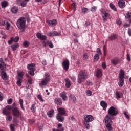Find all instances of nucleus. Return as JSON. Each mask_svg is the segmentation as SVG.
I'll use <instances>...</instances> for the list:
<instances>
[{
    "label": "nucleus",
    "instance_id": "obj_46",
    "mask_svg": "<svg viewBox=\"0 0 131 131\" xmlns=\"http://www.w3.org/2000/svg\"><path fill=\"white\" fill-rule=\"evenodd\" d=\"M82 12L83 14H85L86 13H88V12H89V9L83 8L82 9Z\"/></svg>",
    "mask_w": 131,
    "mask_h": 131
},
{
    "label": "nucleus",
    "instance_id": "obj_52",
    "mask_svg": "<svg viewBox=\"0 0 131 131\" xmlns=\"http://www.w3.org/2000/svg\"><path fill=\"white\" fill-rule=\"evenodd\" d=\"M83 59L84 60H88V59H89V56L88 55V54L86 53H85L84 55H83Z\"/></svg>",
    "mask_w": 131,
    "mask_h": 131
},
{
    "label": "nucleus",
    "instance_id": "obj_13",
    "mask_svg": "<svg viewBox=\"0 0 131 131\" xmlns=\"http://www.w3.org/2000/svg\"><path fill=\"white\" fill-rule=\"evenodd\" d=\"M111 62L113 65L116 66V65H118V64L120 63V59L118 58H113L111 60Z\"/></svg>",
    "mask_w": 131,
    "mask_h": 131
},
{
    "label": "nucleus",
    "instance_id": "obj_55",
    "mask_svg": "<svg viewBox=\"0 0 131 131\" xmlns=\"http://www.w3.org/2000/svg\"><path fill=\"white\" fill-rule=\"evenodd\" d=\"M7 103L9 105H11V104H12V103H13V99H12V98H10L8 101H7Z\"/></svg>",
    "mask_w": 131,
    "mask_h": 131
},
{
    "label": "nucleus",
    "instance_id": "obj_11",
    "mask_svg": "<svg viewBox=\"0 0 131 131\" xmlns=\"http://www.w3.org/2000/svg\"><path fill=\"white\" fill-rule=\"evenodd\" d=\"M47 23L51 27H54V26H56L57 25V20L53 19L52 20H47Z\"/></svg>",
    "mask_w": 131,
    "mask_h": 131
},
{
    "label": "nucleus",
    "instance_id": "obj_8",
    "mask_svg": "<svg viewBox=\"0 0 131 131\" xmlns=\"http://www.w3.org/2000/svg\"><path fill=\"white\" fill-rule=\"evenodd\" d=\"M11 110H12V106L8 105L3 108L2 113L4 115H10L11 114Z\"/></svg>",
    "mask_w": 131,
    "mask_h": 131
},
{
    "label": "nucleus",
    "instance_id": "obj_27",
    "mask_svg": "<svg viewBox=\"0 0 131 131\" xmlns=\"http://www.w3.org/2000/svg\"><path fill=\"white\" fill-rule=\"evenodd\" d=\"M69 98L70 101H72L73 103H76V97L74 95H70Z\"/></svg>",
    "mask_w": 131,
    "mask_h": 131
},
{
    "label": "nucleus",
    "instance_id": "obj_12",
    "mask_svg": "<svg viewBox=\"0 0 131 131\" xmlns=\"http://www.w3.org/2000/svg\"><path fill=\"white\" fill-rule=\"evenodd\" d=\"M47 34L48 36H59V35H61V33H58L57 31L48 32Z\"/></svg>",
    "mask_w": 131,
    "mask_h": 131
},
{
    "label": "nucleus",
    "instance_id": "obj_47",
    "mask_svg": "<svg viewBox=\"0 0 131 131\" xmlns=\"http://www.w3.org/2000/svg\"><path fill=\"white\" fill-rule=\"evenodd\" d=\"M19 38L18 36L15 37L14 38L13 37V40L14 42H18L19 41Z\"/></svg>",
    "mask_w": 131,
    "mask_h": 131
},
{
    "label": "nucleus",
    "instance_id": "obj_58",
    "mask_svg": "<svg viewBox=\"0 0 131 131\" xmlns=\"http://www.w3.org/2000/svg\"><path fill=\"white\" fill-rule=\"evenodd\" d=\"M116 22L117 24H118L119 25H121V24H122V21L120 19H118Z\"/></svg>",
    "mask_w": 131,
    "mask_h": 131
},
{
    "label": "nucleus",
    "instance_id": "obj_32",
    "mask_svg": "<svg viewBox=\"0 0 131 131\" xmlns=\"http://www.w3.org/2000/svg\"><path fill=\"white\" fill-rule=\"evenodd\" d=\"M115 96L117 100H119V99H121V93L118 91L116 92Z\"/></svg>",
    "mask_w": 131,
    "mask_h": 131
},
{
    "label": "nucleus",
    "instance_id": "obj_4",
    "mask_svg": "<svg viewBox=\"0 0 131 131\" xmlns=\"http://www.w3.org/2000/svg\"><path fill=\"white\" fill-rule=\"evenodd\" d=\"M124 72H123V70L122 69L120 70V73L119 74V81L118 83L119 86L121 87L123 86V84H124Z\"/></svg>",
    "mask_w": 131,
    "mask_h": 131
},
{
    "label": "nucleus",
    "instance_id": "obj_41",
    "mask_svg": "<svg viewBox=\"0 0 131 131\" xmlns=\"http://www.w3.org/2000/svg\"><path fill=\"white\" fill-rule=\"evenodd\" d=\"M99 58H100V55L99 54H97L95 55V56L94 57V59L95 60V61H96L97 62V61L99 60Z\"/></svg>",
    "mask_w": 131,
    "mask_h": 131
},
{
    "label": "nucleus",
    "instance_id": "obj_15",
    "mask_svg": "<svg viewBox=\"0 0 131 131\" xmlns=\"http://www.w3.org/2000/svg\"><path fill=\"white\" fill-rule=\"evenodd\" d=\"M36 36L38 38L40 39V40H46L47 39V37L43 35L40 34V33H37Z\"/></svg>",
    "mask_w": 131,
    "mask_h": 131
},
{
    "label": "nucleus",
    "instance_id": "obj_20",
    "mask_svg": "<svg viewBox=\"0 0 131 131\" xmlns=\"http://www.w3.org/2000/svg\"><path fill=\"white\" fill-rule=\"evenodd\" d=\"M11 12L12 14H17L19 12V8L18 7L14 6L11 9Z\"/></svg>",
    "mask_w": 131,
    "mask_h": 131
},
{
    "label": "nucleus",
    "instance_id": "obj_23",
    "mask_svg": "<svg viewBox=\"0 0 131 131\" xmlns=\"http://www.w3.org/2000/svg\"><path fill=\"white\" fill-rule=\"evenodd\" d=\"M54 103H55L57 105H62V99L59 98H56L54 99Z\"/></svg>",
    "mask_w": 131,
    "mask_h": 131
},
{
    "label": "nucleus",
    "instance_id": "obj_36",
    "mask_svg": "<svg viewBox=\"0 0 131 131\" xmlns=\"http://www.w3.org/2000/svg\"><path fill=\"white\" fill-rule=\"evenodd\" d=\"M108 17H109V14L108 13H106L102 16L103 22H106V21H107V20L108 19Z\"/></svg>",
    "mask_w": 131,
    "mask_h": 131
},
{
    "label": "nucleus",
    "instance_id": "obj_49",
    "mask_svg": "<svg viewBox=\"0 0 131 131\" xmlns=\"http://www.w3.org/2000/svg\"><path fill=\"white\" fill-rule=\"evenodd\" d=\"M10 127L11 131H15V125L14 124H11Z\"/></svg>",
    "mask_w": 131,
    "mask_h": 131
},
{
    "label": "nucleus",
    "instance_id": "obj_59",
    "mask_svg": "<svg viewBox=\"0 0 131 131\" xmlns=\"http://www.w3.org/2000/svg\"><path fill=\"white\" fill-rule=\"evenodd\" d=\"M85 128H86V129H90V125L89 124H84Z\"/></svg>",
    "mask_w": 131,
    "mask_h": 131
},
{
    "label": "nucleus",
    "instance_id": "obj_48",
    "mask_svg": "<svg viewBox=\"0 0 131 131\" xmlns=\"http://www.w3.org/2000/svg\"><path fill=\"white\" fill-rule=\"evenodd\" d=\"M110 8H111V9L112 10H113V11H116V8H115V6L114 5H113V4H110Z\"/></svg>",
    "mask_w": 131,
    "mask_h": 131
},
{
    "label": "nucleus",
    "instance_id": "obj_57",
    "mask_svg": "<svg viewBox=\"0 0 131 131\" xmlns=\"http://www.w3.org/2000/svg\"><path fill=\"white\" fill-rule=\"evenodd\" d=\"M13 41H14V40H13V37H11L10 40L8 41V44L12 45V43H13Z\"/></svg>",
    "mask_w": 131,
    "mask_h": 131
},
{
    "label": "nucleus",
    "instance_id": "obj_28",
    "mask_svg": "<svg viewBox=\"0 0 131 131\" xmlns=\"http://www.w3.org/2000/svg\"><path fill=\"white\" fill-rule=\"evenodd\" d=\"M103 74L102 73V71L100 69H98L96 71V77H101Z\"/></svg>",
    "mask_w": 131,
    "mask_h": 131
},
{
    "label": "nucleus",
    "instance_id": "obj_26",
    "mask_svg": "<svg viewBox=\"0 0 131 131\" xmlns=\"http://www.w3.org/2000/svg\"><path fill=\"white\" fill-rule=\"evenodd\" d=\"M100 105L103 107V110L106 111L107 110V103H105V101H102L100 102Z\"/></svg>",
    "mask_w": 131,
    "mask_h": 131
},
{
    "label": "nucleus",
    "instance_id": "obj_61",
    "mask_svg": "<svg viewBox=\"0 0 131 131\" xmlns=\"http://www.w3.org/2000/svg\"><path fill=\"white\" fill-rule=\"evenodd\" d=\"M102 67L103 69H106V63L105 62H102Z\"/></svg>",
    "mask_w": 131,
    "mask_h": 131
},
{
    "label": "nucleus",
    "instance_id": "obj_50",
    "mask_svg": "<svg viewBox=\"0 0 131 131\" xmlns=\"http://www.w3.org/2000/svg\"><path fill=\"white\" fill-rule=\"evenodd\" d=\"M37 98L41 101L43 102V99H42V97H41V95H37Z\"/></svg>",
    "mask_w": 131,
    "mask_h": 131
},
{
    "label": "nucleus",
    "instance_id": "obj_21",
    "mask_svg": "<svg viewBox=\"0 0 131 131\" xmlns=\"http://www.w3.org/2000/svg\"><path fill=\"white\" fill-rule=\"evenodd\" d=\"M17 75V79H22L23 78V76H24V72L22 71H18Z\"/></svg>",
    "mask_w": 131,
    "mask_h": 131
},
{
    "label": "nucleus",
    "instance_id": "obj_62",
    "mask_svg": "<svg viewBox=\"0 0 131 131\" xmlns=\"http://www.w3.org/2000/svg\"><path fill=\"white\" fill-rule=\"evenodd\" d=\"M123 26L125 28L126 27H129L130 26V24H127V23H125L123 25Z\"/></svg>",
    "mask_w": 131,
    "mask_h": 131
},
{
    "label": "nucleus",
    "instance_id": "obj_29",
    "mask_svg": "<svg viewBox=\"0 0 131 131\" xmlns=\"http://www.w3.org/2000/svg\"><path fill=\"white\" fill-rule=\"evenodd\" d=\"M125 17L127 19V20L129 22V23H131V12H128L125 15Z\"/></svg>",
    "mask_w": 131,
    "mask_h": 131
},
{
    "label": "nucleus",
    "instance_id": "obj_6",
    "mask_svg": "<svg viewBox=\"0 0 131 131\" xmlns=\"http://www.w3.org/2000/svg\"><path fill=\"white\" fill-rule=\"evenodd\" d=\"M118 113V110L114 106H111L110 107L108 111V114L110 116H116V115Z\"/></svg>",
    "mask_w": 131,
    "mask_h": 131
},
{
    "label": "nucleus",
    "instance_id": "obj_45",
    "mask_svg": "<svg viewBox=\"0 0 131 131\" xmlns=\"http://www.w3.org/2000/svg\"><path fill=\"white\" fill-rule=\"evenodd\" d=\"M29 45H30L29 42H28L27 41H25L23 42V46L24 47H25L26 48H27V47H29Z\"/></svg>",
    "mask_w": 131,
    "mask_h": 131
},
{
    "label": "nucleus",
    "instance_id": "obj_54",
    "mask_svg": "<svg viewBox=\"0 0 131 131\" xmlns=\"http://www.w3.org/2000/svg\"><path fill=\"white\" fill-rule=\"evenodd\" d=\"M97 11V7L95 6H93L91 8V11L92 12H96Z\"/></svg>",
    "mask_w": 131,
    "mask_h": 131
},
{
    "label": "nucleus",
    "instance_id": "obj_1",
    "mask_svg": "<svg viewBox=\"0 0 131 131\" xmlns=\"http://www.w3.org/2000/svg\"><path fill=\"white\" fill-rule=\"evenodd\" d=\"M113 119H114V117L109 115H107L104 117L106 127L108 131H112L113 129L112 128V120Z\"/></svg>",
    "mask_w": 131,
    "mask_h": 131
},
{
    "label": "nucleus",
    "instance_id": "obj_39",
    "mask_svg": "<svg viewBox=\"0 0 131 131\" xmlns=\"http://www.w3.org/2000/svg\"><path fill=\"white\" fill-rule=\"evenodd\" d=\"M6 120L7 121H12V119H13V117L11 115H6Z\"/></svg>",
    "mask_w": 131,
    "mask_h": 131
},
{
    "label": "nucleus",
    "instance_id": "obj_3",
    "mask_svg": "<svg viewBox=\"0 0 131 131\" xmlns=\"http://www.w3.org/2000/svg\"><path fill=\"white\" fill-rule=\"evenodd\" d=\"M45 78L43 79L41 82L39 84V86L40 88H43L49 83V81L51 80V79L50 78V74L49 73H45Z\"/></svg>",
    "mask_w": 131,
    "mask_h": 131
},
{
    "label": "nucleus",
    "instance_id": "obj_37",
    "mask_svg": "<svg viewBox=\"0 0 131 131\" xmlns=\"http://www.w3.org/2000/svg\"><path fill=\"white\" fill-rule=\"evenodd\" d=\"M8 5V2L6 1L2 2L1 3V6L2 8H6V7H7Z\"/></svg>",
    "mask_w": 131,
    "mask_h": 131
},
{
    "label": "nucleus",
    "instance_id": "obj_33",
    "mask_svg": "<svg viewBox=\"0 0 131 131\" xmlns=\"http://www.w3.org/2000/svg\"><path fill=\"white\" fill-rule=\"evenodd\" d=\"M47 114L49 117H53L54 116V110H51L48 112Z\"/></svg>",
    "mask_w": 131,
    "mask_h": 131
},
{
    "label": "nucleus",
    "instance_id": "obj_43",
    "mask_svg": "<svg viewBox=\"0 0 131 131\" xmlns=\"http://www.w3.org/2000/svg\"><path fill=\"white\" fill-rule=\"evenodd\" d=\"M26 5H27V2H26V1H21L20 2V6L23 7H26Z\"/></svg>",
    "mask_w": 131,
    "mask_h": 131
},
{
    "label": "nucleus",
    "instance_id": "obj_56",
    "mask_svg": "<svg viewBox=\"0 0 131 131\" xmlns=\"http://www.w3.org/2000/svg\"><path fill=\"white\" fill-rule=\"evenodd\" d=\"M124 115H125L126 118H129V116L127 114V112H126V111L124 112Z\"/></svg>",
    "mask_w": 131,
    "mask_h": 131
},
{
    "label": "nucleus",
    "instance_id": "obj_10",
    "mask_svg": "<svg viewBox=\"0 0 131 131\" xmlns=\"http://www.w3.org/2000/svg\"><path fill=\"white\" fill-rule=\"evenodd\" d=\"M84 119L85 122H92L94 120V117L91 115H85L84 116Z\"/></svg>",
    "mask_w": 131,
    "mask_h": 131
},
{
    "label": "nucleus",
    "instance_id": "obj_34",
    "mask_svg": "<svg viewBox=\"0 0 131 131\" xmlns=\"http://www.w3.org/2000/svg\"><path fill=\"white\" fill-rule=\"evenodd\" d=\"M66 81V86L67 88H70V85H71V83L70 82V80L68 79H65Z\"/></svg>",
    "mask_w": 131,
    "mask_h": 131
},
{
    "label": "nucleus",
    "instance_id": "obj_2",
    "mask_svg": "<svg viewBox=\"0 0 131 131\" xmlns=\"http://www.w3.org/2000/svg\"><path fill=\"white\" fill-rule=\"evenodd\" d=\"M16 26L21 32L26 29V20L24 17L19 18L16 22Z\"/></svg>",
    "mask_w": 131,
    "mask_h": 131
},
{
    "label": "nucleus",
    "instance_id": "obj_24",
    "mask_svg": "<svg viewBox=\"0 0 131 131\" xmlns=\"http://www.w3.org/2000/svg\"><path fill=\"white\" fill-rule=\"evenodd\" d=\"M6 68V64L3 61L2 59H0V69L1 70H4Z\"/></svg>",
    "mask_w": 131,
    "mask_h": 131
},
{
    "label": "nucleus",
    "instance_id": "obj_53",
    "mask_svg": "<svg viewBox=\"0 0 131 131\" xmlns=\"http://www.w3.org/2000/svg\"><path fill=\"white\" fill-rule=\"evenodd\" d=\"M72 6L73 7L74 11H75L76 10V4L75 3V2H73L72 4Z\"/></svg>",
    "mask_w": 131,
    "mask_h": 131
},
{
    "label": "nucleus",
    "instance_id": "obj_30",
    "mask_svg": "<svg viewBox=\"0 0 131 131\" xmlns=\"http://www.w3.org/2000/svg\"><path fill=\"white\" fill-rule=\"evenodd\" d=\"M109 40H115L117 38V36L114 34H111L109 37Z\"/></svg>",
    "mask_w": 131,
    "mask_h": 131
},
{
    "label": "nucleus",
    "instance_id": "obj_63",
    "mask_svg": "<svg viewBox=\"0 0 131 131\" xmlns=\"http://www.w3.org/2000/svg\"><path fill=\"white\" fill-rule=\"evenodd\" d=\"M56 131H64V127L57 128Z\"/></svg>",
    "mask_w": 131,
    "mask_h": 131
},
{
    "label": "nucleus",
    "instance_id": "obj_9",
    "mask_svg": "<svg viewBox=\"0 0 131 131\" xmlns=\"http://www.w3.org/2000/svg\"><path fill=\"white\" fill-rule=\"evenodd\" d=\"M69 64L70 62L69 60H66L62 62V66L64 70H65L66 71H67L68 69H69Z\"/></svg>",
    "mask_w": 131,
    "mask_h": 131
},
{
    "label": "nucleus",
    "instance_id": "obj_5",
    "mask_svg": "<svg viewBox=\"0 0 131 131\" xmlns=\"http://www.w3.org/2000/svg\"><path fill=\"white\" fill-rule=\"evenodd\" d=\"M27 69L29 70L28 72L29 74L31 75V76H33L34 75V71H35V64L31 63L28 64Z\"/></svg>",
    "mask_w": 131,
    "mask_h": 131
},
{
    "label": "nucleus",
    "instance_id": "obj_31",
    "mask_svg": "<svg viewBox=\"0 0 131 131\" xmlns=\"http://www.w3.org/2000/svg\"><path fill=\"white\" fill-rule=\"evenodd\" d=\"M10 47H11L12 51H16V50H17V49H18V48H19V44L16 43L15 44H13V45H11Z\"/></svg>",
    "mask_w": 131,
    "mask_h": 131
},
{
    "label": "nucleus",
    "instance_id": "obj_40",
    "mask_svg": "<svg viewBox=\"0 0 131 131\" xmlns=\"http://www.w3.org/2000/svg\"><path fill=\"white\" fill-rule=\"evenodd\" d=\"M31 112L34 113L35 112V111L36 110V107H35V105L32 104L31 106Z\"/></svg>",
    "mask_w": 131,
    "mask_h": 131
},
{
    "label": "nucleus",
    "instance_id": "obj_60",
    "mask_svg": "<svg viewBox=\"0 0 131 131\" xmlns=\"http://www.w3.org/2000/svg\"><path fill=\"white\" fill-rule=\"evenodd\" d=\"M71 79H72V80L74 82L75 81V80H76V78H75V76H71Z\"/></svg>",
    "mask_w": 131,
    "mask_h": 131
},
{
    "label": "nucleus",
    "instance_id": "obj_42",
    "mask_svg": "<svg viewBox=\"0 0 131 131\" xmlns=\"http://www.w3.org/2000/svg\"><path fill=\"white\" fill-rule=\"evenodd\" d=\"M19 103H20V107H21L22 110H23V111H24V110H25V108H24V107H23V99L19 100Z\"/></svg>",
    "mask_w": 131,
    "mask_h": 131
},
{
    "label": "nucleus",
    "instance_id": "obj_64",
    "mask_svg": "<svg viewBox=\"0 0 131 131\" xmlns=\"http://www.w3.org/2000/svg\"><path fill=\"white\" fill-rule=\"evenodd\" d=\"M128 34L129 36H131V29H128Z\"/></svg>",
    "mask_w": 131,
    "mask_h": 131
},
{
    "label": "nucleus",
    "instance_id": "obj_44",
    "mask_svg": "<svg viewBox=\"0 0 131 131\" xmlns=\"http://www.w3.org/2000/svg\"><path fill=\"white\" fill-rule=\"evenodd\" d=\"M83 79H83V78H82V77H80V76H79L78 78V83H81L82 82H83Z\"/></svg>",
    "mask_w": 131,
    "mask_h": 131
},
{
    "label": "nucleus",
    "instance_id": "obj_35",
    "mask_svg": "<svg viewBox=\"0 0 131 131\" xmlns=\"http://www.w3.org/2000/svg\"><path fill=\"white\" fill-rule=\"evenodd\" d=\"M2 78H3L4 80H7L8 79L7 74L4 72H3L2 73Z\"/></svg>",
    "mask_w": 131,
    "mask_h": 131
},
{
    "label": "nucleus",
    "instance_id": "obj_18",
    "mask_svg": "<svg viewBox=\"0 0 131 131\" xmlns=\"http://www.w3.org/2000/svg\"><path fill=\"white\" fill-rule=\"evenodd\" d=\"M57 111L60 115H65L66 114V111L63 107L57 108Z\"/></svg>",
    "mask_w": 131,
    "mask_h": 131
},
{
    "label": "nucleus",
    "instance_id": "obj_7",
    "mask_svg": "<svg viewBox=\"0 0 131 131\" xmlns=\"http://www.w3.org/2000/svg\"><path fill=\"white\" fill-rule=\"evenodd\" d=\"M12 115L14 116V117H19L21 115V112L18 108L16 107H12Z\"/></svg>",
    "mask_w": 131,
    "mask_h": 131
},
{
    "label": "nucleus",
    "instance_id": "obj_22",
    "mask_svg": "<svg viewBox=\"0 0 131 131\" xmlns=\"http://www.w3.org/2000/svg\"><path fill=\"white\" fill-rule=\"evenodd\" d=\"M66 95V92H63L59 94V96L62 98L63 101H67V96Z\"/></svg>",
    "mask_w": 131,
    "mask_h": 131
},
{
    "label": "nucleus",
    "instance_id": "obj_38",
    "mask_svg": "<svg viewBox=\"0 0 131 131\" xmlns=\"http://www.w3.org/2000/svg\"><path fill=\"white\" fill-rule=\"evenodd\" d=\"M16 84L18 86H21V85H22V79H17Z\"/></svg>",
    "mask_w": 131,
    "mask_h": 131
},
{
    "label": "nucleus",
    "instance_id": "obj_17",
    "mask_svg": "<svg viewBox=\"0 0 131 131\" xmlns=\"http://www.w3.org/2000/svg\"><path fill=\"white\" fill-rule=\"evenodd\" d=\"M56 118L59 122H63V121H64V120L65 119V118L63 116H62V115H60L59 114H57Z\"/></svg>",
    "mask_w": 131,
    "mask_h": 131
},
{
    "label": "nucleus",
    "instance_id": "obj_16",
    "mask_svg": "<svg viewBox=\"0 0 131 131\" xmlns=\"http://www.w3.org/2000/svg\"><path fill=\"white\" fill-rule=\"evenodd\" d=\"M119 7L121 8V9H123L125 7V2L124 0H119L118 2Z\"/></svg>",
    "mask_w": 131,
    "mask_h": 131
},
{
    "label": "nucleus",
    "instance_id": "obj_19",
    "mask_svg": "<svg viewBox=\"0 0 131 131\" xmlns=\"http://www.w3.org/2000/svg\"><path fill=\"white\" fill-rule=\"evenodd\" d=\"M43 46L44 47L48 46L50 49H53V48H54V45H53L52 41H48L47 43L46 42H43Z\"/></svg>",
    "mask_w": 131,
    "mask_h": 131
},
{
    "label": "nucleus",
    "instance_id": "obj_51",
    "mask_svg": "<svg viewBox=\"0 0 131 131\" xmlns=\"http://www.w3.org/2000/svg\"><path fill=\"white\" fill-rule=\"evenodd\" d=\"M86 96H92V91H91L90 90H88L86 92Z\"/></svg>",
    "mask_w": 131,
    "mask_h": 131
},
{
    "label": "nucleus",
    "instance_id": "obj_25",
    "mask_svg": "<svg viewBox=\"0 0 131 131\" xmlns=\"http://www.w3.org/2000/svg\"><path fill=\"white\" fill-rule=\"evenodd\" d=\"M4 24H5V25H6V29L7 30H9L10 29V27L11 26V24H10V23H9L8 21H4ZM4 24L0 22V26L1 25H4Z\"/></svg>",
    "mask_w": 131,
    "mask_h": 131
},
{
    "label": "nucleus",
    "instance_id": "obj_14",
    "mask_svg": "<svg viewBox=\"0 0 131 131\" xmlns=\"http://www.w3.org/2000/svg\"><path fill=\"white\" fill-rule=\"evenodd\" d=\"M80 77H82L83 79H85L86 78H88V73L83 71H81L79 73V75Z\"/></svg>",
    "mask_w": 131,
    "mask_h": 131
}]
</instances>
